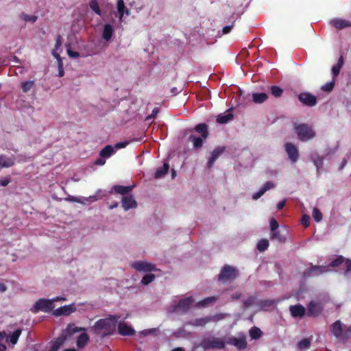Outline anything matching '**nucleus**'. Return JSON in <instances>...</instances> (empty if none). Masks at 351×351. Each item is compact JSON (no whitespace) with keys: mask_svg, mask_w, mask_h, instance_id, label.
Returning <instances> with one entry per match:
<instances>
[{"mask_svg":"<svg viewBox=\"0 0 351 351\" xmlns=\"http://www.w3.org/2000/svg\"><path fill=\"white\" fill-rule=\"evenodd\" d=\"M86 328L84 327H77L74 324H69L66 328V332L68 335H72L76 332L86 331Z\"/></svg>","mask_w":351,"mask_h":351,"instance_id":"c756f323","label":"nucleus"},{"mask_svg":"<svg viewBox=\"0 0 351 351\" xmlns=\"http://www.w3.org/2000/svg\"><path fill=\"white\" fill-rule=\"evenodd\" d=\"M89 341V336L84 332L79 335L77 339V346L78 348H84Z\"/></svg>","mask_w":351,"mask_h":351,"instance_id":"c85d7f7f","label":"nucleus"},{"mask_svg":"<svg viewBox=\"0 0 351 351\" xmlns=\"http://www.w3.org/2000/svg\"><path fill=\"white\" fill-rule=\"evenodd\" d=\"M52 54L58 61V75L59 77H62L64 74V72L63 63H62V58H61L60 56L56 51H53L52 53Z\"/></svg>","mask_w":351,"mask_h":351,"instance_id":"f704fd0d","label":"nucleus"},{"mask_svg":"<svg viewBox=\"0 0 351 351\" xmlns=\"http://www.w3.org/2000/svg\"><path fill=\"white\" fill-rule=\"evenodd\" d=\"M20 18L25 21V22H32L35 23L38 19V17L35 15H28L25 13H21L20 14Z\"/></svg>","mask_w":351,"mask_h":351,"instance_id":"79ce46f5","label":"nucleus"},{"mask_svg":"<svg viewBox=\"0 0 351 351\" xmlns=\"http://www.w3.org/2000/svg\"><path fill=\"white\" fill-rule=\"evenodd\" d=\"M252 98L254 103L262 104L268 99V95L265 93H254Z\"/></svg>","mask_w":351,"mask_h":351,"instance_id":"72a5a7b5","label":"nucleus"},{"mask_svg":"<svg viewBox=\"0 0 351 351\" xmlns=\"http://www.w3.org/2000/svg\"><path fill=\"white\" fill-rule=\"evenodd\" d=\"M65 200L68 201V202H78V203L81 202L77 197H73V196H69V197H66L65 199Z\"/></svg>","mask_w":351,"mask_h":351,"instance_id":"052dcab7","label":"nucleus"},{"mask_svg":"<svg viewBox=\"0 0 351 351\" xmlns=\"http://www.w3.org/2000/svg\"><path fill=\"white\" fill-rule=\"evenodd\" d=\"M313 217L315 219V221L317 222H319L322 219V213L320 212V210L318 208H313Z\"/></svg>","mask_w":351,"mask_h":351,"instance_id":"de8ad7c7","label":"nucleus"},{"mask_svg":"<svg viewBox=\"0 0 351 351\" xmlns=\"http://www.w3.org/2000/svg\"><path fill=\"white\" fill-rule=\"evenodd\" d=\"M67 54L70 58H75L80 56V53L78 52L72 51L70 49H67Z\"/></svg>","mask_w":351,"mask_h":351,"instance_id":"6e6d98bb","label":"nucleus"},{"mask_svg":"<svg viewBox=\"0 0 351 351\" xmlns=\"http://www.w3.org/2000/svg\"><path fill=\"white\" fill-rule=\"evenodd\" d=\"M232 343L236 346L238 348H241V338H234Z\"/></svg>","mask_w":351,"mask_h":351,"instance_id":"4d7b16f0","label":"nucleus"},{"mask_svg":"<svg viewBox=\"0 0 351 351\" xmlns=\"http://www.w3.org/2000/svg\"><path fill=\"white\" fill-rule=\"evenodd\" d=\"M238 276V271L233 267L226 265L218 275V280L223 283L232 281Z\"/></svg>","mask_w":351,"mask_h":351,"instance_id":"423d86ee","label":"nucleus"},{"mask_svg":"<svg viewBox=\"0 0 351 351\" xmlns=\"http://www.w3.org/2000/svg\"><path fill=\"white\" fill-rule=\"evenodd\" d=\"M10 182V180L8 178H3L0 180V185L2 186H6Z\"/></svg>","mask_w":351,"mask_h":351,"instance_id":"e2e57ef3","label":"nucleus"},{"mask_svg":"<svg viewBox=\"0 0 351 351\" xmlns=\"http://www.w3.org/2000/svg\"><path fill=\"white\" fill-rule=\"evenodd\" d=\"M106 162V160L104 158H98L95 160V164L96 165H104Z\"/></svg>","mask_w":351,"mask_h":351,"instance_id":"0e129e2a","label":"nucleus"},{"mask_svg":"<svg viewBox=\"0 0 351 351\" xmlns=\"http://www.w3.org/2000/svg\"><path fill=\"white\" fill-rule=\"evenodd\" d=\"M232 108H230L224 113L219 114L217 117V122L220 124H225L233 119L234 114L232 113Z\"/></svg>","mask_w":351,"mask_h":351,"instance_id":"f3484780","label":"nucleus"},{"mask_svg":"<svg viewBox=\"0 0 351 351\" xmlns=\"http://www.w3.org/2000/svg\"><path fill=\"white\" fill-rule=\"evenodd\" d=\"M269 247V241L267 239H261L257 243V249L260 252L265 251Z\"/></svg>","mask_w":351,"mask_h":351,"instance_id":"58836bf2","label":"nucleus"},{"mask_svg":"<svg viewBox=\"0 0 351 351\" xmlns=\"http://www.w3.org/2000/svg\"><path fill=\"white\" fill-rule=\"evenodd\" d=\"M159 112V110L158 108H155L153 110H152V114L147 117V119H151V118H155L156 116L158 114V113Z\"/></svg>","mask_w":351,"mask_h":351,"instance_id":"bf43d9fd","label":"nucleus"},{"mask_svg":"<svg viewBox=\"0 0 351 351\" xmlns=\"http://www.w3.org/2000/svg\"><path fill=\"white\" fill-rule=\"evenodd\" d=\"M14 165V160L12 158L7 157L5 155H0V169L1 168H8Z\"/></svg>","mask_w":351,"mask_h":351,"instance_id":"b1692460","label":"nucleus"},{"mask_svg":"<svg viewBox=\"0 0 351 351\" xmlns=\"http://www.w3.org/2000/svg\"><path fill=\"white\" fill-rule=\"evenodd\" d=\"M133 189V186H121V185H115L112 187V190L118 194H121L122 195L126 196L125 195L128 194Z\"/></svg>","mask_w":351,"mask_h":351,"instance_id":"393cba45","label":"nucleus"},{"mask_svg":"<svg viewBox=\"0 0 351 351\" xmlns=\"http://www.w3.org/2000/svg\"><path fill=\"white\" fill-rule=\"evenodd\" d=\"M258 300L256 297H254V296H252V297H250L249 298H247L245 302H244V306L245 307H249V306H253V305H255L256 304H258Z\"/></svg>","mask_w":351,"mask_h":351,"instance_id":"49530a36","label":"nucleus"},{"mask_svg":"<svg viewBox=\"0 0 351 351\" xmlns=\"http://www.w3.org/2000/svg\"><path fill=\"white\" fill-rule=\"evenodd\" d=\"M330 24L337 29L351 27V21L342 19H334L330 21Z\"/></svg>","mask_w":351,"mask_h":351,"instance_id":"412c9836","label":"nucleus"},{"mask_svg":"<svg viewBox=\"0 0 351 351\" xmlns=\"http://www.w3.org/2000/svg\"><path fill=\"white\" fill-rule=\"evenodd\" d=\"M193 300L191 297H187L179 300L176 306V310H181L182 312H186L192 305Z\"/></svg>","mask_w":351,"mask_h":351,"instance_id":"dca6fc26","label":"nucleus"},{"mask_svg":"<svg viewBox=\"0 0 351 351\" xmlns=\"http://www.w3.org/2000/svg\"><path fill=\"white\" fill-rule=\"evenodd\" d=\"M169 169V165L168 162H164L162 167H159L155 172L154 177L156 179H159L165 176Z\"/></svg>","mask_w":351,"mask_h":351,"instance_id":"a878e982","label":"nucleus"},{"mask_svg":"<svg viewBox=\"0 0 351 351\" xmlns=\"http://www.w3.org/2000/svg\"><path fill=\"white\" fill-rule=\"evenodd\" d=\"M155 277V275L153 274H146L143 277L141 283L145 285H147L154 280Z\"/></svg>","mask_w":351,"mask_h":351,"instance_id":"37998d69","label":"nucleus"},{"mask_svg":"<svg viewBox=\"0 0 351 351\" xmlns=\"http://www.w3.org/2000/svg\"><path fill=\"white\" fill-rule=\"evenodd\" d=\"M128 145V142H120L115 144V148L120 149V148H124Z\"/></svg>","mask_w":351,"mask_h":351,"instance_id":"680f3d73","label":"nucleus"},{"mask_svg":"<svg viewBox=\"0 0 351 351\" xmlns=\"http://www.w3.org/2000/svg\"><path fill=\"white\" fill-rule=\"evenodd\" d=\"M346 258L343 256H338L335 259L332 261L327 266L329 267H337L344 263Z\"/></svg>","mask_w":351,"mask_h":351,"instance_id":"c9c22d12","label":"nucleus"},{"mask_svg":"<svg viewBox=\"0 0 351 351\" xmlns=\"http://www.w3.org/2000/svg\"><path fill=\"white\" fill-rule=\"evenodd\" d=\"M279 228L278 222L276 220L275 218L272 217L270 219V230L271 232L274 231H276Z\"/></svg>","mask_w":351,"mask_h":351,"instance_id":"603ef678","label":"nucleus"},{"mask_svg":"<svg viewBox=\"0 0 351 351\" xmlns=\"http://www.w3.org/2000/svg\"><path fill=\"white\" fill-rule=\"evenodd\" d=\"M191 132H196L199 134L198 136L194 134H191L188 141L193 143V147L195 149H199L203 146L204 141L209 136V132L207 124L202 123L196 125L193 128L190 129Z\"/></svg>","mask_w":351,"mask_h":351,"instance_id":"f03ea898","label":"nucleus"},{"mask_svg":"<svg viewBox=\"0 0 351 351\" xmlns=\"http://www.w3.org/2000/svg\"><path fill=\"white\" fill-rule=\"evenodd\" d=\"M21 332L22 330L21 329H16L10 336L9 341L12 345H15L17 343L18 339L20 335H21Z\"/></svg>","mask_w":351,"mask_h":351,"instance_id":"e433bc0d","label":"nucleus"},{"mask_svg":"<svg viewBox=\"0 0 351 351\" xmlns=\"http://www.w3.org/2000/svg\"><path fill=\"white\" fill-rule=\"evenodd\" d=\"M113 34V28L110 24H106L104 27L102 36L104 40H109Z\"/></svg>","mask_w":351,"mask_h":351,"instance_id":"2f4dec72","label":"nucleus"},{"mask_svg":"<svg viewBox=\"0 0 351 351\" xmlns=\"http://www.w3.org/2000/svg\"><path fill=\"white\" fill-rule=\"evenodd\" d=\"M324 307L319 302L311 301L307 304V316L316 317L323 311Z\"/></svg>","mask_w":351,"mask_h":351,"instance_id":"1a4fd4ad","label":"nucleus"},{"mask_svg":"<svg viewBox=\"0 0 351 351\" xmlns=\"http://www.w3.org/2000/svg\"><path fill=\"white\" fill-rule=\"evenodd\" d=\"M311 346V341L308 339H303L300 341L298 342V346L300 350H306L308 349Z\"/></svg>","mask_w":351,"mask_h":351,"instance_id":"c03bdc74","label":"nucleus"},{"mask_svg":"<svg viewBox=\"0 0 351 351\" xmlns=\"http://www.w3.org/2000/svg\"><path fill=\"white\" fill-rule=\"evenodd\" d=\"M90 9L97 14L101 15V10L97 0H91L89 3Z\"/></svg>","mask_w":351,"mask_h":351,"instance_id":"a18cd8bd","label":"nucleus"},{"mask_svg":"<svg viewBox=\"0 0 351 351\" xmlns=\"http://www.w3.org/2000/svg\"><path fill=\"white\" fill-rule=\"evenodd\" d=\"M66 339V335H62L52 342L51 350L58 351L61 346H63Z\"/></svg>","mask_w":351,"mask_h":351,"instance_id":"5701e85b","label":"nucleus"},{"mask_svg":"<svg viewBox=\"0 0 351 351\" xmlns=\"http://www.w3.org/2000/svg\"><path fill=\"white\" fill-rule=\"evenodd\" d=\"M258 304L262 309L266 310L267 308L273 306L274 302L272 300H263L258 302Z\"/></svg>","mask_w":351,"mask_h":351,"instance_id":"09e8293b","label":"nucleus"},{"mask_svg":"<svg viewBox=\"0 0 351 351\" xmlns=\"http://www.w3.org/2000/svg\"><path fill=\"white\" fill-rule=\"evenodd\" d=\"M114 153V147L112 145H108L100 151L99 155L102 158H109Z\"/></svg>","mask_w":351,"mask_h":351,"instance_id":"7c9ffc66","label":"nucleus"},{"mask_svg":"<svg viewBox=\"0 0 351 351\" xmlns=\"http://www.w3.org/2000/svg\"><path fill=\"white\" fill-rule=\"evenodd\" d=\"M285 149L288 155L289 159L292 163H295L299 158L298 148L292 143H286Z\"/></svg>","mask_w":351,"mask_h":351,"instance_id":"9d476101","label":"nucleus"},{"mask_svg":"<svg viewBox=\"0 0 351 351\" xmlns=\"http://www.w3.org/2000/svg\"><path fill=\"white\" fill-rule=\"evenodd\" d=\"M289 310L293 317H302L306 313L305 308L301 304L290 306Z\"/></svg>","mask_w":351,"mask_h":351,"instance_id":"6ab92c4d","label":"nucleus"},{"mask_svg":"<svg viewBox=\"0 0 351 351\" xmlns=\"http://www.w3.org/2000/svg\"><path fill=\"white\" fill-rule=\"evenodd\" d=\"M341 69V68L337 64L333 66L332 68V72L333 75L337 76L340 73Z\"/></svg>","mask_w":351,"mask_h":351,"instance_id":"13d9d810","label":"nucleus"},{"mask_svg":"<svg viewBox=\"0 0 351 351\" xmlns=\"http://www.w3.org/2000/svg\"><path fill=\"white\" fill-rule=\"evenodd\" d=\"M132 267L138 271H156V268L154 264L145 261H136L132 264Z\"/></svg>","mask_w":351,"mask_h":351,"instance_id":"f8f14e48","label":"nucleus"},{"mask_svg":"<svg viewBox=\"0 0 351 351\" xmlns=\"http://www.w3.org/2000/svg\"><path fill=\"white\" fill-rule=\"evenodd\" d=\"M216 300V298L215 297H208L206 298L201 301H199L197 303V306L199 307H205L208 304H209L211 302H213Z\"/></svg>","mask_w":351,"mask_h":351,"instance_id":"ea45409f","label":"nucleus"},{"mask_svg":"<svg viewBox=\"0 0 351 351\" xmlns=\"http://www.w3.org/2000/svg\"><path fill=\"white\" fill-rule=\"evenodd\" d=\"M270 239L271 240L277 241L280 243H283L286 241V237L282 234L278 229L276 231H274L270 233Z\"/></svg>","mask_w":351,"mask_h":351,"instance_id":"cd10ccee","label":"nucleus"},{"mask_svg":"<svg viewBox=\"0 0 351 351\" xmlns=\"http://www.w3.org/2000/svg\"><path fill=\"white\" fill-rule=\"evenodd\" d=\"M294 130L299 140L305 142L315 136V132L311 125L306 123H297L294 125Z\"/></svg>","mask_w":351,"mask_h":351,"instance_id":"7ed1b4c3","label":"nucleus"},{"mask_svg":"<svg viewBox=\"0 0 351 351\" xmlns=\"http://www.w3.org/2000/svg\"><path fill=\"white\" fill-rule=\"evenodd\" d=\"M231 29H232V25H227V26H225V27L223 28V30H222V31H223V33L224 34H228V33H229V32H230Z\"/></svg>","mask_w":351,"mask_h":351,"instance_id":"774afa93","label":"nucleus"},{"mask_svg":"<svg viewBox=\"0 0 351 351\" xmlns=\"http://www.w3.org/2000/svg\"><path fill=\"white\" fill-rule=\"evenodd\" d=\"M249 335L252 339H258L263 335V332L259 328L254 326L249 330Z\"/></svg>","mask_w":351,"mask_h":351,"instance_id":"473e14b6","label":"nucleus"},{"mask_svg":"<svg viewBox=\"0 0 351 351\" xmlns=\"http://www.w3.org/2000/svg\"><path fill=\"white\" fill-rule=\"evenodd\" d=\"M76 310L73 305H66L57 308L54 314L56 315H69Z\"/></svg>","mask_w":351,"mask_h":351,"instance_id":"4be33fe9","label":"nucleus"},{"mask_svg":"<svg viewBox=\"0 0 351 351\" xmlns=\"http://www.w3.org/2000/svg\"><path fill=\"white\" fill-rule=\"evenodd\" d=\"M118 332L123 336H132L135 333V330L124 322L118 324Z\"/></svg>","mask_w":351,"mask_h":351,"instance_id":"a211bd4d","label":"nucleus"},{"mask_svg":"<svg viewBox=\"0 0 351 351\" xmlns=\"http://www.w3.org/2000/svg\"><path fill=\"white\" fill-rule=\"evenodd\" d=\"M225 150L226 147L224 146L216 147L213 150L207 161V167L208 169H210L213 167L215 161L223 154Z\"/></svg>","mask_w":351,"mask_h":351,"instance_id":"9b49d317","label":"nucleus"},{"mask_svg":"<svg viewBox=\"0 0 351 351\" xmlns=\"http://www.w3.org/2000/svg\"><path fill=\"white\" fill-rule=\"evenodd\" d=\"M346 269L343 271L344 275L351 274V259L346 258L344 261Z\"/></svg>","mask_w":351,"mask_h":351,"instance_id":"8fccbe9b","label":"nucleus"},{"mask_svg":"<svg viewBox=\"0 0 351 351\" xmlns=\"http://www.w3.org/2000/svg\"><path fill=\"white\" fill-rule=\"evenodd\" d=\"M197 347L202 348L205 350H220L225 347V342L221 338L208 337L204 338Z\"/></svg>","mask_w":351,"mask_h":351,"instance_id":"20e7f679","label":"nucleus"},{"mask_svg":"<svg viewBox=\"0 0 351 351\" xmlns=\"http://www.w3.org/2000/svg\"><path fill=\"white\" fill-rule=\"evenodd\" d=\"M286 201L282 200L278 203L277 208L278 210H282L285 206Z\"/></svg>","mask_w":351,"mask_h":351,"instance_id":"338daca9","label":"nucleus"},{"mask_svg":"<svg viewBox=\"0 0 351 351\" xmlns=\"http://www.w3.org/2000/svg\"><path fill=\"white\" fill-rule=\"evenodd\" d=\"M121 203L125 210L137 207V202L132 195L123 196L121 199Z\"/></svg>","mask_w":351,"mask_h":351,"instance_id":"4468645a","label":"nucleus"},{"mask_svg":"<svg viewBox=\"0 0 351 351\" xmlns=\"http://www.w3.org/2000/svg\"><path fill=\"white\" fill-rule=\"evenodd\" d=\"M117 12L119 14V20L120 21L122 20L124 13H125L127 15L130 14L129 10H128V9L125 10L123 0H117Z\"/></svg>","mask_w":351,"mask_h":351,"instance_id":"bb28decb","label":"nucleus"},{"mask_svg":"<svg viewBox=\"0 0 351 351\" xmlns=\"http://www.w3.org/2000/svg\"><path fill=\"white\" fill-rule=\"evenodd\" d=\"M34 81H25L21 83V89L23 93H27L34 86Z\"/></svg>","mask_w":351,"mask_h":351,"instance_id":"a19ab883","label":"nucleus"},{"mask_svg":"<svg viewBox=\"0 0 351 351\" xmlns=\"http://www.w3.org/2000/svg\"><path fill=\"white\" fill-rule=\"evenodd\" d=\"M344 325L340 320H337L330 326L331 334L339 341L346 343L350 336L346 333V329L343 331Z\"/></svg>","mask_w":351,"mask_h":351,"instance_id":"39448f33","label":"nucleus"},{"mask_svg":"<svg viewBox=\"0 0 351 351\" xmlns=\"http://www.w3.org/2000/svg\"><path fill=\"white\" fill-rule=\"evenodd\" d=\"M62 45V36L60 35H58L56 40V44H55V48L53 50L52 53L53 51H56L57 53V51L60 49V47Z\"/></svg>","mask_w":351,"mask_h":351,"instance_id":"864d4df0","label":"nucleus"},{"mask_svg":"<svg viewBox=\"0 0 351 351\" xmlns=\"http://www.w3.org/2000/svg\"><path fill=\"white\" fill-rule=\"evenodd\" d=\"M330 271L326 266L312 265L311 268L304 272V277H311L321 275Z\"/></svg>","mask_w":351,"mask_h":351,"instance_id":"ddd939ff","label":"nucleus"},{"mask_svg":"<svg viewBox=\"0 0 351 351\" xmlns=\"http://www.w3.org/2000/svg\"><path fill=\"white\" fill-rule=\"evenodd\" d=\"M301 223L304 227H308L309 226V224H310V217H309V216H308L306 215H302V219H301Z\"/></svg>","mask_w":351,"mask_h":351,"instance_id":"5fc2aeb1","label":"nucleus"},{"mask_svg":"<svg viewBox=\"0 0 351 351\" xmlns=\"http://www.w3.org/2000/svg\"><path fill=\"white\" fill-rule=\"evenodd\" d=\"M120 318L119 315H110L108 317L99 319L93 326L95 332L103 331V336L112 335L115 331L117 322Z\"/></svg>","mask_w":351,"mask_h":351,"instance_id":"f257e3e1","label":"nucleus"},{"mask_svg":"<svg viewBox=\"0 0 351 351\" xmlns=\"http://www.w3.org/2000/svg\"><path fill=\"white\" fill-rule=\"evenodd\" d=\"M275 187V184L271 181H267L266 182L264 185L263 186L262 188L260 189V190L258 191H257L256 193H254L253 195H252V198L254 199H258V198H260L262 195H264V193L271 189H273Z\"/></svg>","mask_w":351,"mask_h":351,"instance_id":"aec40b11","label":"nucleus"},{"mask_svg":"<svg viewBox=\"0 0 351 351\" xmlns=\"http://www.w3.org/2000/svg\"><path fill=\"white\" fill-rule=\"evenodd\" d=\"M314 163H315V165L316 166V167H317V170H318V169H319V168L320 167H322V165H323V160H322V159H319V160H315V161L314 162Z\"/></svg>","mask_w":351,"mask_h":351,"instance_id":"69168bd1","label":"nucleus"},{"mask_svg":"<svg viewBox=\"0 0 351 351\" xmlns=\"http://www.w3.org/2000/svg\"><path fill=\"white\" fill-rule=\"evenodd\" d=\"M53 300L41 298L34 303V306L30 308V311L33 313H37L39 311L49 312L53 309Z\"/></svg>","mask_w":351,"mask_h":351,"instance_id":"0eeeda50","label":"nucleus"},{"mask_svg":"<svg viewBox=\"0 0 351 351\" xmlns=\"http://www.w3.org/2000/svg\"><path fill=\"white\" fill-rule=\"evenodd\" d=\"M298 100L306 106L313 107L317 104V97L313 94L303 92L298 95Z\"/></svg>","mask_w":351,"mask_h":351,"instance_id":"6e6552de","label":"nucleus"},{"mask_svg":"<svg viewBox=\"0 0 351 351\" xmlns=\"http://www.w3.org/2000/svg\"><path fill=\"white\" fill-rule=\"evenodd\" d=\"M270 92L275 97H280L283 93V90L278 86L273 85L270 87Z\"/></svg>","mask_w":351,"mask_h":351,"instance_id":"4c0bfd02","label":"nucleus"},{"mask_svg":"<svg viewBox=\"0 0 351 351\" xmlns=\"http://www.w3.org/2000/svg\"><path fill=\"white\" fill-rule=\"evenodd\" d=\"M215 317L208 316L189 321L187 324L193 326H205L208 323L215 321Z\"/></svg>","mask_w":351,"mask_h":351,"instance_id":"2eb2a0df","label":"nucleus"},{"mask_svg":"<svg viewBox=\"0 0 351 351\" xmlns=\"http://www.w3.org/2000/svg\"><path fill=\"white\" fill-rule=\"evenodd\" d=\"M335 86L334 82H330L326 84H325L324 86H322V90L326 92H330L332 90Z\"/></svg>","mask_w":351,"mask_h":351,"instance_id":"3c124183","label":"nucleus"}]
</instances>
